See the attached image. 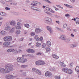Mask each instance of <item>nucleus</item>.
<instances>
[{
  "label": "nucleus",
  "instance_id": "f8f14e48",
  "mask_svg": "<svg viewBox=\"0 0 79 79\" xmlns=\"http://www.w3.org/2000/svg\"><path fill=\"white\" fill-rule=\"evenodd\" d=\"M34 38L35 39H36V41H37V42H39L40 41V38L38 37V35H35V36Z\"/></svg>",
  "mask_w": 79,
  "mask_h": 79
},
{
  "label": "nucleus",
  "instance_id": "603ef678",
  "mask_svg": "<svg viewBox=\"0 0 79 79\" xmlns=\"http://www.w3.org/2000/svg\"><path fill=\"white\" fill-rule=\"evenodd\" d=\"M46 2H47L48 3H51V2H50L49 0H45Z\"/></svg>",
  "mask_w": 79,
  "mask_h": 79
},
{
  "label": "nucleus",
  "instance_id": "6e6d98bb",
  "mask_svg": "<svg viewBox=\"0 0 79 79\" xmlns=\"http://www.w3.org/2000/svg\"><path fill=\"white\" fill-rule=\"evenodd\" d=\"M40 41H41L42 40H43V37H40Z\"/></svg>",
  "mask_w": 79,
  "mask_h": 79
},
{
  "label": "nucleus",
  "instance_id": "a18cd8bd",
  "mask_svg": "<svg viewBox=\"0 0 79 79\" xmlns=\"http://www.w3.org/2000/svg\"><path fill=\"white\" fill-rule=\"evenodd\" d=\"M21 68H26V67H27V65H22L21 66Z\"/></svg>",
  "mask_w": 79,
  "mask_h": 79
},
{
  "label": "nucleus",
  "instance_id": "4468645a",
  "mask_svg": "<svg viewBox=\"0 0 79 79\" xmlns=\"http://www.w3.org/2000/svg\"><path fill=\"white\" fill-rule=\"evenodd\" d=\"M68 69L66 68H64L62 69V71L64 72L65 73H67Z\"/></svg>",
  "mask_w": 79,
  "mask_h": 79
},
{
  "label": "nucleus",
  "instance_id": "c85d7f7f",
  "mask_svg": "<svg viewBox=\"0 0 79 79\" xmlns=\"http://www.w3.org/2000/svg\"><path fill=\"white\" fill-rule=\"evenodd\" d=\"M10 27H7L5 28V29L7 31H9L10 30Z\"/></svg>",
  "mask_w": 79,
  "mask_h": 79
},
{
  "label": "nucleus",
  "instance_id": "cd10ccee",
  "mask_svg": "<svg viewBox=\"0 0 79 79\" xmlns=\"http://www.w3.org/2000/svg\"><path fill=\"white\" fill-rule=\"evenodd\" d=\"M40 60H38L36 62L35 64L36 65H40Z\"/></svg>",
  "mask_w": 79,
  "mask_h": 79
},
{
  "label": "nucleus",
  "instance_id": "1a4fd4ad",
  "mask_svg": "<svg viewBox=\"0 0 79 79\" xmlns=\"http://www.w3.org/2000/svg\"><path fill=\"white\" fill-rule=\"evenodd\" d=\"M33 3L34 4L31 3V5L33 6H35V5H36L37 4H40V2L35 1H34Z\"/></svg>",
  "mask_w": 79,
  "mask_h": 79
},
{
  "label": "nucleus",
  "instance_id": "052dcab7",
  "mask_svg": "<svg viewBox=\"0 0 79 79\" xmlns=\"http://www.w3.org/2000/svg\"><path fill=\"white\" fill-rule=\"evenodd\" d=\"M69 16V14H67L65 15V16Z\"/></svg>",
  "mask_w": 79,
  "mask_h": 79
},
{
  "label": "nucleus",
  "instance_id": "5701e85b",
  "mask_svg": "<svg viewBox=\"0 0 79 79\" xmlns=\"http://www.w3.org/2000/svg\"><path fill=\"white\" fill-rule=\"evenodd\" d=\"M10 24L11 25H13V26H14V25L15 24V21H11L10 22Z\"/></svg>",
  "mask_w": 79,
  "mask_h": 79
},
{
  "label": "nucleus",
  "instance_id": "a19ab883",
  "mask_svg": "<svg viewBox=\"0 0 79 79\" xmlns=\"http://www.w3.org/2000/svg\"><path fill=\"white\" fill-rule=\"evenodd\" d=\"M46 46V44H43L42 47L43 48H44Z\"/></svg>",
  "mask_w": 79,
  "mask_h": 79
},
{
  "label": "nucleus",
  "instance_id": "9d476101",
  "mask_svg": "<svg viewBox=\"0 0 79 79\" xmlns=\"http://www.w3.org/2000/svg\"><path fill=\"white\" fill-rule=\"evenodd\" d=\"M45 20L49 23H51L52 22V19L46 17L45 18Z\"/></svg>",
  "mask_w": 79,
  "mask_h": 79
},
{
  "label": "nucleus",
  "instance_id": "37998d69",
  "mask_svg": "<svg viewBox=\"0 0 79 79\" xmlns=\"http://www.w3.org/2000/svg\"><path fill=\"white\" fill-rule=\"evenodd\" d=\"M36 55H42V53L40 52H38L36 53Z\"/></svg>",
  "mask_w": 79,
  "mask_h": 79
},
{
  "label": "nucleus",
  "instance_id": "4be33fe9",
  "mask_svg": "<svg viewBox=\"0 0 79 79\" xmlns=\"http://www.w3.org/2000/svg\"><path fill=\"white\" fill-rule=\"evenodd\" d=\"M60 38L61 40H64V35H61Z\"/></svg>",
  "mask_w": 79,
  "mask_h": 79
},
{
  "label": "nucleus",
  "instance_id": "de8ad7c7",
  "mask_svg": "<svg viewBox=\"0 0 79 79\" xmlns=\"http://www.w3.org/2000/svg\"><path fill=\"white\" fill-rule=\"evenodd\" d=\"M14 29H15V28H12V29L10 31V32H12Z\"/></svg>",
  "mask_w": 79,
  "mask_h": 79
},
{
  "label": "nucleus",
  "instance_id": "c03bdc74",
  "mask_svg": "<svg viewBox=\"0 0 79 79\" xmlns=\"http://www.w3.org/2000/svg\"><path fill=\"white\" fill-rule=\"evenodd\" d=\"M46 51H50V48H46Z\"/></svg>",
  "mask_w": 79,
  "mask_h": 79
},
{
  "label": "nucleus",
  "instance_id": "412c9836",
  "mask_svg": "<svg viewBox=\"0 0 79 79\" xmlns=\"http://www.w3.org/2000/svg\"><path fill=\"white\" fill-rule=\"evenodd\" d=\"M35 32L37 33L40 32V29L39 28H36L35 29Z\"/></svg>",
  "mask_w": 79,
  "mask_h": 79
},
{
  "label": "nucleus",
  "instance_id": "3c124183",
  "mask_svg": "<svg viewBox=\"0 0 79 79\" xmlns=\"http://www.w3.org/2000/svg\"><path fill=\"white\" fill-rule=\"evenodd\" d=\"M69 66H70V67H71V68L73 67V64L70 63L69 64Z\"/></svg>",
  "mask_w": 79,
  "mask_h": 79
},
{
  "label": "nucleus",
  "instance_id": "423d86ee",
  "mask_svg": "<svg viewBox=\"0 0 79 79\" xmlns=\"http://www.w3.org/2000/svg\"><path fill=\"white\" fill-rule=\"evenodd\" d=\"M5 78L6 79H12L14 78V77L13 76L10 75H7L5 76Z\"/></svg>",
  "mask_w": 79,
  "mask_h": 79
},
{
  "label": "nucleus",
  "instance_id": "774afa93",
  "mask_svg": "<svg viewBox=\"0 0 79 79\" xmlns=\"http://www.w3.org/2000/svg\"><path fill=\"white\" fill-rule=\"evenodd\" d=\"M45 7H46V6H43V8H45Z\"/></svg>",
  "mask_w": 79,
  "mask_h": 79
},
{
  "label": "nucleus",
  "instance_id": "680f3d73",
  "mask_svg": "<svg viewBox=\"0 0 79 79\" xmlns=\"http://www.w3.org/2000/svg\"><path fill=\"white\" fill-rule=\"evenodd\" d=\"M71 37H74V35H73V34L72 33L71 35Z\"/></svg>",
  "mask_w": 79,
  "mask_h": 79
},
{
  "label": "nucleus",
  "instance_id": "49530a36",
  "mask_svg": "<svg viewBox=\"0 0 79 79\" xmlns=\"http://www.w3.org/2000/svg\"><path fill=\"white\" fill-rule=\"evenodd\" d=\"M46 13H47L48 15H50L51 16V15H52V14H51L50 12H46Z\"/></svg>",
  "mask_w": 79,
  "mask_h": 79
},
{
  "label": "nucleus",
  "instance_id": "f03ea898",
  "mask_svg": "<svg viewBox=\"0 0 79 79\" xmlns=\"http://www.w3.org/2000/svg\"><path fill=\"white\" fill-rule=\"evenodd\" d=\"M6 69L9 71H13V66L12 64H7L5 66Z\"/></svg>",
  "mask_w": 79,
  "mask_h": 79
},
{
  "label": "nucleus",
  "instance_id": "69168bd1",
  "mask_svg": "<svg viewBox=\"0 0 79 79\" xmlns=\"http://www.w3.org/2000/svg\"><path fill=\"white\" fill-rule=\"evenodd\" d=\"M69 8H73V6H69Z\"/></svg>",
  "mask_w": 79,
  "mask_h": 79
},
{
  "label": "nucleus",
  "instance_id": "39448f33",
  "mask_svg": "<svg viewBox=\"0 0 79 79\" xmlns=\"http://www.w3.org/2000/svg\"><path fill=\"white\" fill-rule=\"evenodd\" d=\"M11 43L10 42H6L3 43V45L4 47H10Z\"/></svg>",
  "mask_w": 79,
  "mask_h": 79
},
{
  "label": "nucleus",
  "instance_id": "7ed1b4c3",
  "mask_svg": "<svg viewBox=\"0 0 79 79\" xmlns=\"http://www.w3.org/2000/svg\"><path fill=\"white\" fill-rule=\"evenodd\" d=\"M5 42H9L12 40V37L8 36H5L3 38Z\"/></svg>",
  "mask_w": 79,
  "mask_h": 79
},
{
  "label": "nucleus",
  "instance_id": "6ab92c4d",
  "mask_svg": "<svg viewBox=\"0 0 79 79\" xmlns=\"http://www.w3.org/2000/svg\"><path fill=\"white\" fill-rule=\"evenodd\" d=\"M40 65H43V64H45V62L43 60H40Z\"/></svg>",
  "mask_w": 79,
  "mask_h": 79
},
{
  "label": "nucleus",
  "instance_id": "dca6fc26",
  "mask_svg": "<svg viewBox=\"0 0 79 79\" xmlns=\"http://www.w3.org/2000/svg\"><path fill=\"white\" fill-rule=\"evenodd\" d=\"M16 49H9L7 50L8 52H15Z\"/></svg>",
  "mask_w": 79,
  "mask_h": 79
},
{
  "label": "nucleus",
  "instance_id": "8fccbe9b",
  "mask_svg": "<svg viewBox=\"0 0 79 79\" xmlns=\"http://www.w3.org/2000/svg\"><path fill=\"white\" fill-rule=\"evenodd\" d=\"M5 9L7 10H10V8L7 7H6Z\"/></svg>",
  "mask_w": 79,
  "mask_h": 79
},
{
  "label": "nucleus",
  "instance_id": "0eeeda50",
  "mask_svg": "<svg viewBox=\"0 0 79 79\" xmlns=\"http://www.w3.org/2000/svg\"><path fill=\"white\" fill-rule=\"evenodd\" d=\"M52 73L50 72H49L47 71L45 73L46 76H48L49 77H50V76H52Z\"/></svg>",
  "mask_w": 79,
  "mask_h": 79
},
{
  "label": "nucleus",
  "instance_id": "20e7f679",
  "mask_svg": "<svg viewBox=\"0 0 79 79\" xmlns=\"http://www.w3.org/2000/svg\"><path fill=\"white\" fill-rule=\"evenodd\" d=\"M10 72V71L6 70L3 68H0V72L1 73L6 74V73H9Z\"/></svg>",
  "mask_w": 79,
  "mask_h": 79
},
{
  "label": "nucleus",
  "instance_id": "2eb2a0df",
  "mask_svg": "<svg viewBox=\"0 0 79 79\" xmlns=\"http://www.w3.org/2000/svg\"><path fill=\"white\" fill-rule=\"evenodd\" d=\"M52 44H51V42L49 41H48L46 42V45L48 47H50Z\"/></svg>",
  "mask_w": 79,
  "mask_h": 79
},
{
  "label": "nucleus",
  "instance_id": "c9c22d12",
  "mask_svg": "<svg viewBox=\"0 0 79 79\" xmlns=\"http://www.w3.org/2000/svg\"><path fill=\"white\" fill-rule=\"evenodd\" d=\"M15 51H16V53H19L20 52H21V51H21V50H15Z\"/></svg>",
  "mask_w": 79,
  "mask_h": 79
},
{
  "label": "nucleus",
  "instance_id": "bf43d9fd",
  "mask_svg": "<svg viewBox=\"0 0 79 79\" xmlns=\"http://www.w3.org/2000/svg\"><path fill=\"white\" fill-rule=\"evenodd\" d=\"M70 1L73 3H74V2H75V0H70Z\"/></svg>",
  "mask_w": 79,
  "mask_h": 79
},
{
  "label": "nucleus",
  "instance_id": "a211bd4d",
  "mask_svg": "<svg viewBox=\"0 0 79 79\" xmlns=\"http://www.w3.org/2000/svg\"><path fill=\"white\" fill-rule=\"evenodd\" d=\"M75 71L77 73H79V67L77 66L75 68Z\"/></svg>",
  "mask_w": 79,
  "mask_h": 79
},
{
  "label": "nucleus",
  "instance_id": "bb28decb",
  "mask_svg": "<svg viewBox=\"0 0 79 79\" xmlns=\"http://www.w3.org/2000/svg\"><path fill=\"white\" fill-rule=\"evenodd\" d=\"M36 73L37 74H38L39 75H41V72L39 70L37 71Z\"/></svg>",
  "mask_w": 79,
  "mask_h": 79
},
{
  "label": "nucleus",
  "instance_id": "f257e3e1",
  "mask_svg": "<svg viewBox=\"0 0 79 79\" xmlns=\"http://www.w3.org/2000/svg\"><path fill=\"white\" fill-rule=\"evenodd\" d=\"M17 61L18 62L20 63H25L27 61V60L24 58L18 57L17 59Z\"/></svg>",
  "mask_w": 79,
  "mask_h": 79
},
{
  "label": "nucleus",
  "instance_id": "7c9ffc66",
  "mask_svg": "<svg viewBox=\"0 0 79 79\" xmlns=\"http://www.w3.org/2000/svg\"><path fill=\"white\" fill-rule=\"evenodd\" d=\"M15 29H21V27L20 26H16L15 27Z\"/></svg>",
  "mask_w": 79,
  "mask_h": 79
},
{
  "label": "nucleus",
  "instance_id": "b1692460",
  "mask_svg": "<svg viewBox=\"0 0 79 79\" xmlns=\"http://www.w3.org/2000/svg\"><path fill=\"white\" fill-rule=\"evenodd\" d=\"M41 45V44L39 43H37L36 44V47H40Z\"/></svg>",
  "mask_w": 79,
  "mask_h": 79
},
{
  "label": "nucleus",
  "instance_id": "393cba45",
  "mask_svg": "<svg viewBox=\"0 0 79 79\" xmlns=\"http://www.w3.org/2000/svg\"><path fill=\"white\" fill-rule=\"evenodd\" d=\"M39 70H37L36 69L33 68L32 69V71H34V72H35V73H37V72Z\"/></svg>",
  "mask_w": 79,
  "mask_h": 79
},
{
  "label": "nucleus",
  "instance_id": "ddd939ff",
  "mask_svg": "<svg viewBox=\"0 0 79 79\" xmlns=\"http://www.w3.org/2000/svg\"><path fill=\"white\" fill-rule=\"evenodd\" d=\"M52 56L56 60H58L59 58V57L55 54L52 55Z\"/></svg>",
  "mask_w": 79,
  "mask_h": 79
},
{
  "label": "nucleus",
  "instance_id": "ea45409f",
  "mask_svg": "<svg viewBox=\"0 0 79 79\" xmlns=\"http://www.w3.org/2000/svg\"><path fill=\"white\" fill-rule=\"evenodd\" d=\"M56 6H58V7H59V8H61V9H63V7H61V6L60 5H56Z\"/></svg>",
  "mask_w": 79,
  "mask_h": 79
},
{
  "label": "nucleus",
  "instance_id": "aec40b11",
  "mask_svg": "<svg viewBox=\"0 0 79 79\" xmlns=\"http://www.w3.org/2000/svg\"><path fill=\"white\" fill-rule=\"evenodd\" d=\"M60 66L61 67H64H64H66V64H65L63 62H61V64H60Z\"/></svg>",
  "mask_w": 79,
  "mask_h": 79
},
{
  "label": "nucleus",
  "instance_id": "473e14b6",
  "mask_svg": "<svg viewBox=\"0 0 79 79\" xmlns=\"http://www.w3.org/2000/svg\"><path fill=\"white\" fill-rule=\"evenodd\" d=\"M31 8L32 10H37V8H36L34 6H32L31 7Z\"/></svg>",
  "mask_w": 79,
  "mask_h": 79
},
{
  "label": "nucleus",
  "instance_id": "72a5a7b5",
  "mask_svg": "<svg viewBox=\"0 0 79 79\" xmlns=\"http://www.w3.org/2000/svg\"><path fill=\"white\" fill-rule=\"evenodd\" d=\"M35 33L33 32H32L31 33V36H33V35H35Z\"/></svg>",
  "mask_w": 79,
  "mask_h": 79
},
{
  "label": "nucleus",
  "instance_id": "79ce46f5",
  "mask_svg": "<svg viewBox=\"0 0 79 79\" xmlns=\"http://www.w3.org/2000/svg\"><path fill=\"white\" fill-rule=\"evenodd\" d=\"M53 8H55V9L56 11H57L58 10H59V9L57 8L56 7H55V6H53Z\"/></svg>",
  "mask_w": 79,
  "mask_h": 79
},
{
  "label": "nucleus",
  "instance_id": "4d7b16f0",
  "mask_svg": "<svg viewBox=\"0 0 79 79\" xmlns=\"http://www.w3.org/2000/svg\"><path fill=\"white\" fill-rule=\"evenodd\" d=\"M20 24H21V23H20L19 22L17 23V25H18V26H19Z\"/></svg>",
  "mask_w": 79,
  "mask_h": 79
},
{
  "label": "nucleus",
  "instance_id": "4c0bfd02",
  "mask_svg": "<svg viewBox=\"0 0 79 79\" xmlns=\"http://www.w3.org/2000/svg\"><path fill=\"white\" fill-rule=\"evenodd\" d=\"M55 79H61V77H58V76H56L55 77Z\"/></svg>",
  "mask_w": 79,
  "mask_h": 79
},
{
  "label": "nucleus",
  "instance_id": "a878e982",
  "mask_svg": "<svg viewBox=\"0 0 79 79\" xmlns=\"http://www.w3.org/2000/svg\"><path fill=\"white\" fill-rule=\"evenodd\" d=\"M46 10L48 11H52V9L50 8L49 7H47L46 8Z\"/></svg>",
  "mask_w": 79,
  "mask_h": 79
},
{
  "label": "nucleus",
  "instance_id": "c756f323",
  "mask_svg": "<svg viewBox=\"0 0 79 79\" xmlns=\"http://www.w3.org/2000/svg\"><path fill=\"white\" fill-rule=\"evenodd\" d=\"M6 32L4 31H2L1 32V34L2 35H5Z\"/></svg>",
  "mask_w": 79,
  "mask_h": 79
},
{
  "label": "nucleus",
  "instance_id": "13d9d810",
  "mask_svg": "<svg viewBox=\"0 0 79 79\" xmlns=\"http://www.w3.org/2000/svg\"><path fill=\"white\" fill-rule=\"evenodd\" d=\"M64 5H65V6H66L67 7H69V6L66 4H65Z\"/></svg>",
  "mask_w": 79,
  "mask_h": 79
},
{
  "label": "nucleus",
  "instance_id": "f704fd0d",
  "mask_svg": "<svg viewBox=\"0 0 79 79\" xmlns=\"http://www.w3.org/2000/svg\"><path fill=\"white\" fill-rule=\"evenodd\" d=\"M26 27H29V25L28 24H26L24 25Z\"/></svg>",
  "mask_w": 79,
  "mask_h": 79
},
{
  "label": "nucleus",
  "instance_id": "e2e57ef3",
  "mask_svg": "<svg viewBox=\"0 0 79 79\" xmlns=\"http://www.w3.org/2000/svg\"><path fill=\"white\" fill-rule=\"evenodd\" d=\"M51 11L52 13H55V11H54L53 10H52V9H51V11Z\"/></svg>",
  "mask_w": 79,
  "mask_h": 79
},
{
  "label": "nucleus",
  "instance_id": "f3484780",
  "mask_svg": "<svg viewBox=\"0 0 79 79\" xmlns=\"http://www.w3.org/2000/svg\"><path fill=\"white\" fill-rule=\"evenodd\" d=\"M72 73H73V70L71 69H68L67 73L71 74H72Z\"/></svg>",
  "mask_w": 79,
  "mask_h": 79
},
{
  "label": "nucleus",
  "instance_id": "9b49d317",
  "mask_svg": "<svg viewBox=\"0 0 79 79\" xmlns=\"http://www.w3.org/2000/svg\"><path fill=\"white\" fill-rule=\"evenodd\" d=\"M46 29H47L49 31L50 33H52V29L51 27H49V26H47L46 27Z\"/></svg>",
  "mask_w": 79,
  "mask_h": 79
},
{
  "label": "nucleus",
  "instance_id": "58836bf2",
  "mask_svg": "<svg viewBox=\"0 0 79 79\" xmlns=\"http://www.w3.org/2000/svg\"><path fill=\"white\" fill-rule=\"evenodd\" d=\"M66 26H67L66 24H64L63 25V28H65V27H66Z\"/></svg>",
  "mask_w": 79,
  "mask_h": 79
},
{
  "label": "nucleus",
  "instance_id": "6e6552de",
  "mask_svg": "<svg viewBox=\"0 0 79 79\" xmlns=\"http://www.w3.org/2000/svg\"><path fill=\"white\" fill-rule=\"evenodd\" d=\"M27 52L28 53H34L35 52L34 50L32 49H29L27 50Z\"/></svg>",
  "mask_w": 79,
  "mask_h": 79
},
{
  "label": "nucleus",
  "instance_id": "338daca9",
  "mask_svg": "<svg viewBox=\"0 0 79 79\" xmlns=\"http://www.w3.org/2000/svg\"><path fill=\"white\" fill-rule=\"evenodd\" d=\"M52 70L54 71H55V68H53V69H52Z\"/></svg>",
  "mask_w": 79,
  "mask_h": 79
},
{
  "label": "nucleus",
  "instance_id": "5fc2aeb1",
  "mask_svg": "<svg viewBox=\"0 0 79 79\" xmlns=\"http://www.w3.org/2000/svg\"><path fill=\"white\" fill-rule=\"evenodd\" d=\"M79 21L78 20H77L76 21V23L77 24H79Z\"/></svg>",
  "mask_w": 79,
  "mask_h": 79
},
{
  "label": "nucleus",
  "instance_id": "2f4dec72",
  "mask_svg": "<svg viewBox=\"0 0 79 79\" xmlns=\"http://www.w3.org/2000/svg\"><path fill=\"white\" fill-rule=\"evenodd\" d=\"M0 15H1L2 16H5V13L2 12H0Z\"/></svg>",
  "mask_w": 79,
  "mask_h": 79
},
{
  "label": "nucleus",
  "instance_id": "864d4df0",
  "mask_svg": "<svg viewBox=\"0 0 79 79\" xmlns=\"http://www.w3.org/2000/svg\"><path fill=\"white\" fill-rule=\"evenodd\" d=\"M76 47V46H75L73 45H72L70 46V47H71V48H74V47Z\"/></svg>",
  "mask_w": 79,
  "mask_h": 79
},
{
  "label": "nucleus",
  "instance_id": "09e8293b",
  "mask_svg": "<svg viewBox=\"0 0 79 79\" xmlns=\"http://www.w3.org/2000/svg\"><path fill=\"white\" fill-rule=\"evenodd\" d=\"M56 29L58 31H61V28H59L58 27H56Z\"/></svg>",
  "mask_w": 79,
  "mask_h": 79
},
{
  "label": "nucleus",
  "instance_id": "e433bc0d",
  "mask_svg": "<svg viewBox=\"0 0 79 79\" xmlns=\"http://www.w3.org/2000/svg\"><path fill=\"white\" fill-rule=\"evenodd\" d=\"M21 33V31H18L17 32L15 33L16 34H19Z\"/></svg>",
  "mask_w": 79,
  "mask_h": 79
},
{
  "label": "nucleus",
  "instance_id": "0e129e2a",
  "mask_svg": "<svg viewBox=\"0 0 79 79\" xmlns=\"http://www.w3.org/2000/svg\"><path fill=\"white\" fill-rule=\"evenodd\" d=\"M56 23H58V24H60V22H59V21H56Z\"/></svg>",
  "mask_w": 79,
  "mask_h": 79
}]
</instances>
